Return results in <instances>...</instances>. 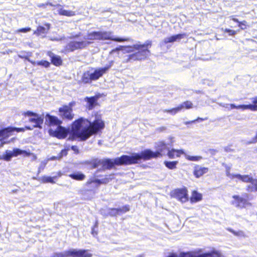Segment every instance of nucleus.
Wrapping results in <instances>:
<instances>
[{
	"instance_id": "obj_31",
	"label": "nucleus",
	"mask_w": 257,
	"mask_h": 257,
	"mask_svg": "<svg viewBox=\"0 0 257 257\" xmlns=\"http://www.w3.org/2000/svg\"><path fill=\"white\" fill-rule=\"evenodd\" d=\"M178 163V161H165L164 162L165 166L170 170L175 169L177 168V165Z\"/></svg>"
},
{
	"instance_id": "obj_37",
	"label": "nucleus",
	"mask_w": 257,
	"mask_h": 257,
	"mask_svg": "<svg viewBox=\"0 0 257 257\" xmlns=\"http://www.w3.org/2000/svg\"><path fill=\"white\" fill-rule=\"evenodd\" d=\"M185 155V158L190 161H198L202 159V157L200 156H191L184 154Z\"/></svg>"
},
{
	"instance_id": "obj_45",
	"label": "nucleus",
	"mask_w": 257,
	"mask_h": 257,
	"mask_svg": "<svg viewBox=\"0 0 257 257\" xmlns=\"http://www.w3.org/2000/svg\"><path fill=\"white\" fill-rule=\"evenodd\" d=\"M224 32L228 33L229 36H234L236 34V31L229 29H225Z\"/></svg>"
},
{
	"instance_id": "obj_36",
	"label": "nucleus",
	"mask_w": 257,
	"mask_h": 257,
	"mask_svg": "<svg viewBox=\"0 0 257 257\" xmlns=\"http://www.w3.org/2000/svg\"><path fill=\"white\" fill-rule=\"evenodd\" d=\"M108 215L110 216H116L119 214L118 209L116 208H110L108 209Z\"/></svg>"
},
{
	"instance_id": "obj_2",
	"label": "nucleus",
	"mask_w": 257,
	"mask_h": 257,
	"mask_svg": "<svg viewBox=\"0 0 257 257\" xmlns=\"http://www.w3.org/2000/svg\"><path fill=\"white\" fill-rule=\"evenodd\" d=\"M85 164L91 169L100 166L102 170H111L114 167L115 165H130L127 155H122L120 157H117L114 160L109 158L104 159L92 158L90 160L86 161Z\"/></svg>"
},
{
	"instance_id": "obj_16",
	"label": "nucleus",
	"mask_w": 257,
	"mask_h": 257,
	"mask_svg": "<svg viewBox=\"0 0 257 257\" xmlns=\"http://www.w3.org/2000/svg\"><path fill=\"white\" fill-rule=\"evenodd\" d=\"M102 96V94L98 93L94 96L86 97L85 100L87 102V108L89 110L92 109L97 104V100Z\"/></svg>"
},
{
	"instance_id": "obj_4",
	"label": "nucleus",
	"mask_w": 257,
	"mask_h": 257,
	"mask_svg": "<svg viewBox=\"0 0 257 257\" xmlns=\"http://www.w3.org/2000/svg\"><path fill=\"white\" fill-rule=\"evenodd\" d=\"M152 42L150 40H147L143 44H134L133 46H127V47H132L134 50L138 51L132 54L128 55L125 60V63H128L136 61H142L146 59L151 54L149 48L151 47Z\"/></svg>"
},
{
	"instance_id": "obj_1",
	"label": "nucleus",
	"mask_w": 257,
	"mask_h": 257,
	"mask_svg": "<svg viewBox=\"0 0 257 257\" xmlns=\"http://www.w3.org/2000/svg\"><path fill=\"white\" fill-rule=\"evenodd\" d=\"M105 127L104 122L101 118L91 122L82 117L75 120L71 124V134L74 139L84 141L93 135L97 134Z\"/></svg>"
},
{
	"instance_id": "obj_26",
	"label": "nucleus",
	"mask_w": 257,
	"mask_h": 257,
	"mask_svg": "<svg viewBox=\"0 0 257 257\" xmlns=\"http://www.w3.org/2000/svg\"><path fill=\"white\" fill-rule=\"evenodd\" d=\"M202 199V195L196 190L192 191L191 196L190 198L191 203H194L201 201Z\"/></svg>"
},
{
	"instance_id": "obj_43",
	"label": "nucleus",
	"mask_w": 257,
	"mask_h": 257,
	"mask_svg": "<svg viewBox=\"0 0 257 257\" xmlns=\"http://www.w3.org/2000/svg\"><path fill=\"white\" fill-rule=\"evenodd\" d=\"M69 150V148H68L67 149H65L61 150L58 158L59 159H60V158H62L63 156H67V155L68 154V151Z\"/></svg>"
},
{
	"instance_id": "obj_50",
	"label": "nucleus",
	"mask_w": 257,
	"mask_h": 257,
	"mask_svg": "<svg viewBox=\"0 0 257 257\" xmlns=\"http://www.w3.org/2000/svg\"><path fill=\"white\" fill-rule=\"evenodd\" d=\"M88 191L92 192L93 193H95V191L94 190L91 189V190H87Z\"/></svg>"
},
{
	"instance_id": "obj_22",
	"label": "nucleus",
	"mask_w": 257,
	"mask_h": 257,
	"mask_svg": "<svg viewBox=\"0 0 257 257\" xmlns=\"http://www.w3.org/2000/svg\"><path fill=\"white\" fill-rule=\"evenodd\" d=\"M185 154L183 150H176L172 149L168 150L167 156L170 159H174L175 158H179L181 155Z\"/></svg>"
},
{
	"instance_id": "obj_8",
	"label": "nucleus",
	"mask_w": 257,
	"mask_h": 257,
	"mask_svg": "<svg viewBox=\"0 0 257 257\" xmlns=\"http://www.w3.org/2000/svg\"><path fill=\"white\" fill-rule=\"evenodd\" d=\"M31 155L32 153L30 152L15 148L12 151L6 150L3 155L0 156V160L9 162L13 157H16L20 155L24 157H29Z\"/></svg>"
},
{
	"instance_id": "obj_42",
	"label": "nucleus",
	"mask_w": 257,
	"mask_h": 257,
	"mask_svg": "<svg viewBox=\"0 0 257 257\" xmlns=\"http://www.w3.org/2000/svg\"><path fill=\"white\" fill-rule=\"evenodd\" d=\"M167 257H192V255L188 253H182L180 254V256H178L175 253H171Z\"/></svg>"
},
{
	"instance_id": "obj_3",
	"label": "nucleus",
	"mask_w": 257,
	"mask_h": 257,
	"mask_svg": "<svg viewBox=\"0 0 257 257\" xmlns=\"http://www.w3.org/2000/svg\"><path fill=\"white\" fill-rule=\"evenodd\" d=\"M156 152H153L150 149H146L140 154L135 153L132 156H128L130 165L138 164L141 160H149L152 158L162 157L164 155V151L168 150L167 145L164 141L159 142L156 146Z\"/></svg>"
},
{
	"instance_id": "obj_53",
	"label": "nucleus",
	"mask_w": 257,
	"mask_h": 257,
	"mask_svg": "<svg viewBox=\"0 0 257 257\" xmlns=\"http://www.w3.org/2000/svg\"><path fill=\"white\" fill-rule=\"evenodd\" d=\"M228 230L230 232L234 233V231L231 229H228Z\"/></svg>"
},
{
	"instance_id": "obj_13",
	"label": "nucleus",
	"mask_w": 257,
	"mask_h": 257,
	"mask_svg": "<svg viewBox=\"0 0 257 257\" xmlns=\"http://www.w3.org/2000/svg\"><path fill=\"white\" fill-rule=\"evenodd\" d=\"M90 44V42H85L83 41L79 42L71 41L66 45L65 50L68 52H73L77 49H83Z\"/></svg>"
},
{
	"instance_id": "obj_30",
	"label": "nucleus",
	"mask_w": 257,
	"mask_h": 257,
	"mask_svg": "<svg viewBox=\"0 0 257 257\" xmlns=\"http://www.w3.org/2000/svg\"><path fill=\"white\" fill-rule=\"evenodd\" d=\"M58 14L61 16H65L67 17H71L75 15V12L72 11L66 10L63 9H60L58 11Z\"/></svg>"
},
{
	"instance_id": "obj_46",
	"label": "nucleus",
	"mask_w": 257,
	"mask_h": 257,
	"mask_svg": "<svg viewBox=\"0 0 257 257\" xmlns=\"http://www.w3.org/2000/svg\"><path fill=\"white\" fill-rule=\"evenodd\" d=\"M31 30V28L30 27H27V28H23L19 29L17 30V32H21V33H27L28 32H30Z\"/></svg>"
},
{
	"instance_id": "obj_18",
	"label": "nucleus",
	"mask_w": 257,
	"mask_h": 257,
	"mask_svg": "<svg viewBox=\"0 0 257 257\" xmlns=\"http://www.w3.org/2000/svg\"><path fill=\"white\" fill-rule=\"evenodd\" d=\"M245 197H242L238 195H233L232 198L234 199L233 204L237 207L242 208L247 203V195L245 194Z\"/></svg>"
},
{
	"instance_id": "obj_39",
	"label": "nucleus",
	"mask_w": 257,
	"mask_h": 257,
	"mask_svg": "<svg viewBox=\"0 0 257 257\" xmlns=\"http://www.w3.org/2000/svg\"><path fill=\"white\" fill-rule=\"evenodd\" d=\"M37 65L42 66L45 68H48L50 66V63L47 60H42L39 61H37Z\"/></svg>"
},
{
	"instance_id": "obj_52",
	"label": "nucleus",
	"mask_w": 257,
	"mask_h": 257,
	"mask_svg": "<svg viewBox=\"0 0 257 257\" xmlns=\"http://www.w3.org/2000/svg\"><path fill=\"white\" fill-rule=\"evenodd\" d=\"M137 257H144V256L143 254H140L138 255Z\"/></svg>"
},
{
	"instance_id": "obj_32",
	"label": "nucleus",
	"mask_w": 257,
	"mask_h": 257,
	"mask_svg": "<svg viewBox=\"0 0 257 257\" xmlns=\"http://www.w3.org/2000/svg\"><path fill=\"white\" fill-rule=\"evenodd\" d=\"M231 19L234 22L238 23V26L241 29L244 30L246 28L247 22L245 21L239 22L238 19L234 18V16L231 17Z\"/></svg>"
},
{
	"instance_id": "obj_54",
	"label": "nucleus",
	"mask_w": 257,
	"mask_h": 257,
	"mask_svg": "<svg viewBox=\"0 0 257 257\" xmlns=\"http://www.w3.org/2000/svg\"><path fill=\"white\" fill-rule=\"evenodd\" d=\"M3 144L4 143H3L0 144V147H2L3 146Z\"/></svg>"
},
{
	"instance_id": "obj_21",
	"label": "nucleus",
	"mask_w": 257,
	"mask_h": 257,
	"mask_svg": "<svg viewBox=\"0 0 257 257\" xmlns=\"http://www.w3.org/2000/svg\"><path fill=\"white\" fill-rule=\"evenodd\" d=\"M47 55L50 57L51 62L53 65L57 67L62 65L63 60L61 56L56 55L51 51H49Z\"/></svg>"
},
{
	"instance_id": "obj_23",
	"label": "nucleus",
	"mask_w": 257,
	"mask_h": 257,
	"mask_svg": "<svg viewBox=\"0 0 257 257\" xmlns=\"http://www.w3.org/2000/svg\"><path fill=\"white\" fill-rule=\"evenodd\" d=\"M226 175L231 179H237L238 180L241 181L244 183H246L247 179L248 177V175H242L239 174H231L229 172V168H228V171L226 172Z\"/></svg>"
},
{
	"instance_id": "obj_41",
	"label": "nucleus",
	"mask_w": 257,
	"mask_h": 257,
	"mask_svg": "<svg viewBox=\"0 0 257 257\" xmlns=\"http://www.w3.org/2000/svg\"><path fill=\"white\" fill-rule=\"evenodd\" d=\"M207 119V117L202 118V117H198L195 119L185 122V124H191V123H195L196 121H202L206 120Z\"/></svg>"
},
{
	"instance_id": "obj_11",
	"label": "nucleus",
	"mask_w": 257,
	"mask_h": 257,
	"mask_svg": "<svg viewBox=\"0 0 257 257\" xmlns=\"http://www.w3.org/2000/svg\"><path fill=\"white\" fill-rule=\"evenodd\" d=\"M113 174L105 175L102 179L90 178L85 183V186L89 187L91 184H96V186L98 187L101 184H107L113 179Z\"/></svg>"
},
{
	"instance_id": "obj_44",
	"label": "nucleus",
	"mask_w": 257,
	"mask_h": 257,
	"mask_svg": "<svg viewBox=\"0 0 257 257\" xmlns=\"http://www.w3.org/2000/svg\"><path fill=\"white\" fill-rule=\"evenodd\" d=\"M176 41L180 40L187 36L186 33L178 34L174 35Z\"/></svg>"
},
{
	"instance_id": "obj_5",
	"label": "nucleus",
	"mask_w": 257,
	"mask_h": 257,
	"mask_svg": "<svg viewBox=\"0 0 257 257\" xmlns=\"http://www.w3.org/2000/svg\"><path fill=\"white\" fill-rule=\"evenodd\" d=\"M85 42L92 43L95 40H111L115 42H122L126 41L133 42L130 38H117L113 36L112 32L107 31H93L87 34Z\"/></svg>"
},
{
	"instance_id": "obj_9",
	"label": "nucleus",
	"mask_w": 257,
	"mask_h": 257,
	"mask_svg": "<svg viewBox=\"0 0 257 257\" xmlns=\"http://www.w3.org/2000/svg\"><path fill=\"white\" fill-rule=\"evenodd\" d=\"M251 104L235 105L234 104H220L222 107L227 108L228 110L232 109H242V110L249 109L252 111H257V96L251 98Z\"/></svg>"
},
{
	"instance_id": "obj_7",
	"label": "nucleus",
	"mask_w": 257,
	"mask_h": 257,
	"mask_svg": "<svg viewBox=\"0 0 257 257\" xmlns=\"http://www.w3.org/2000/svg\"><path fill=\"white\" fill-rule=\"evenodd\" d=\"M22 115L23 116L21 120L22 123H26L28 121L26 118L28 117V121L33 123V125L31 126L32 130L34 128H42V125L44 121L43 116L30 110L22 112Z\"/></svg>"
},
{
	"instance_id": "obj_35",
	"label": "nucleus",
	"mask_w": 257,
	"mask_h": 257,
	"mask_svg": "<svg viewBox=\"0 0 257 257\" xmlns=\"http://www.w3.org/2000/svg\"><path fill=\"white\" fill-rule=\"evenodd\" d=\"M179 106H181V110L183 109H189L192 108L193 106V103L191 101L189 100H186L183 102L181 104L179 105Z\"/></svg>"
},
{
	"instance_id": "obj_33",
	"label": "nucleus",
	"mask_w": 257,
	"mask_h": 257,
	"mask_svg": "<svg viewBox=\"0 0 257 257\" xmlns=\"http://www.w3.org/2000/svg\"><path fill=\"white\" fill-rule=\"evenodd\" d=\"M12 132L16 131L17 132H23L25 130H32V127L30 125H25L24 127H15L11 126Z\"/></svg>"
},
{
	"instance_id": "obj_38",
	"label": "nucleus",
	"mask_w": 257,
	"mask_h": 257,
	"mask_svg": "<svg viewBox=\"0 0 257 257\" xmlns=\"http://www.w3.org/2000/svg\"><path fill=\"white\" fill-rule=\"evenodd\" d=\"M118 209L119 214L120 215L129 211L130 210V206L129 205H125L122 207L118 208Z\"/></svg>"
},
{
	"instance_id": "obj_12",
	"label": "nucleus",
	"mask_w": 257,
	"mask_h": 257,
	"mask_svg": "<svg viewBox=\"0 0 257 257\" xmlns=\"http://www.w3.org/2000/svg\"><path fill=\"white\" fill-rule=\"evenodd\" d=\"M67 257H92L93 254L88 249H70L66 251Z\"/></svg>"
},
{
	"instance_id": "obj_25",
	"label": "nucleus",
	"mask_w": 257,
	"mask_h": 257,
	"mask_svg": "<svg viewBox=\"0 0 257 257\" xmlns=\"http://www.w3.org/2000/svg\"><path fill=\"white\" fill-rule=\"evenodd\" d=\"M68 176L73 180L79 181H83L86 178V176L81 172H73Z\"/></svg>"
},
{
	"instance_id": "obj_27",
	"label": "nucleus",
	"mask_w": 257,
	"mask_h": 257,
	"mask_svg": "<svg viewBox=\"0 0 257 257\" xmlns=\"http://www.w3.org/2000/svg\"><path fill=\"white\" fill-rule=\"evenodd\" d=\"M12 135L11 126L0 130V140L8 138Z\"/></svg>"
},
{
	"instance_id": "obj_14",
	"label": "nucleus",
	"mask_w": 257,
	"mask_h": 257,
	"mask_svg": "<svg viewBox=\"0 0 257 257\" xmlns=\"http://www.w3.org/2000/svg\"><path fill=\"white\" fill-rule=\"evenodd\" d=\"M172 196L182 202H186L189 200L188 190L185 187L174 190Z\"/></svg>"
},
{
	"instance_id": "obj_51",
	"label": "nucleus",
	"mask_w": 257,
	"mask_h": 257,
	"mask_svg": "<svg viewBox=\"0 0 257 257\" xmlns=\"http://www.w3.org/2000/svg\"><path fill=\"white\" fill-rule=\"evenodd\" d=\"M210 152H214V153H215V152H217V151L215 150L212 149V150H210Z\"/></svg>"
},
{
	"instance_id": "obj_48",
	"label": "nucleus",
	"mask_w": 257,
	"mask_h": 257,
	"mask_svg": "<svg viewBox=\"0 0 257 257\" xmlns=\"http://www.w3.org/2000/svg\"><path fill=\"white\" fill-rule=\"evenodd\" d=\"M71 149L74 151L75 152H76V153H78V149L77 148V147L76 146H72L71 147Z\"/></svg>"
},
{
	"instance_id": "obj_29",
	"label": "nucleus",
	"mask_w": 257,
	"mask_h": 257,
	"mask_svg": "<svg viewBox=\"0 0 257 257\" xmlns=\"http://www.w3.org/2000/svg\"><path fill=\"white\" fill-rule=\"evenodd\" d=\"M192 257H222V255L218 252L213 251L210 252L202 253L197 256L192 255Z\"/></svg>"
},
{
	"instance_id": "obj_24",
	"label": "nucleus",
	"mask_w": 257,
	"mask_h": 257,
	"mask_svg": "<svg viewBox=\"0 0 257 257\" xmlns=\"http://www.w3.org/2000/svg\"><path fill=\"white\" fill-rule=\"evenodd\" d=\"M50 28V24L49 23L44 24V26H38L36 30L34 31V34L39 36L42 34H46Z\"/></svg>"
},
{
	"instance_id": "obj_10",
	"label": "nucleus",
	"mask_w": 257,
	"mask_h": 257,
	"mask_svg": "<svg viewBox=\"0 0 257 257\" xmlns=\"http://www.w3.org/2000/svg\"><path fill=\"white\" fill-rule=\"evenodd\" d=\"M50 136L56 137L58 139H63L67 137L68 131L65 127L59 125L55 130L49 128L48 131Z\"/></svg>"
},
{
	"instance_id": "obj_49",
	"label": "nucleus",
	"mask_w": 257,
	"mask_h": 257,
	"mask_svg": "<svg viewBox=\"0 0 257 257\" xmlns=\"http://www.w3.org/2000/svg\"><path fill=\"white\" fill-rule=\"evenodd\" d=\"M28 60L33 65H37V62H35V61H32V60H30L29 59H28Z\"/></svg>"
},
{
	"instance_id": "obj_6",
	"label": "nucleus",
	"mask_w": 257,
	"mask_h": 257,
	"mask_svg": "<svg viewBox=\"0 0 257 257\" xmlns=\"http://www.w3.org/2000/svg\"><path fill=\"white\" fill-rule=\"evenodd\" d=\"M110 68V65H107L104 67L95 69L93 72L89 70L84 71L78 84L79 85L90 84L93 81H96L101 77Z\"/></svg>"
},
{
	"instance_id": "obj_40",
	"label": "nucleus",
	"mask_w": 257,
	"mask_h": 257,
	"mask_svg": "<svg viewBox=\"0 0 257 257\" xmlns=\"http://www.w3.org/2000/svg\"><path fill=\"white\" fill-rule=\"evenodd\" d=\"M176 41L175 37L174 35L171 36L169 37L166 38L164 40V43L165 44H168L170 43H173Z\"/></svg>"
},
{
	"instance_id": "obj_28",
	"label": "nucleus",
	"mask_w": 257,
	"mask_h": 257,
	"mask_svg": "<svg viewBox=\"0 0 257 257\" xmlns=\"http://www.w3.org/2000/svg\"><path fill=\"white\" fill-rule=\"evenodd\" d=\"M62 176V173L61 172H59L57 173V175L53 177L50 176H43L41 178L42 182L44 183H51L54 184L55 183L54 179H57L58 177H60Z\"/></svg>"
},
{
	"instance_id": "obj_34",
	"label": "nucleus",
	"mask_w": 257,
	"mask_h": 257,
	"mask_svg": "<svg viewBox=\"0 0 257 257\" xmlns=\"http://www.w3.org/2000/svg\"><path fill=\"white\" fill-rule=\"evenodd\" d=\"M181 110V106H178L176 107L170 108V109H167L164 110L165 112L170 113L172 115L176 114L177 112Z\"/></svg>"
},
{
	"instance_id": "obj_20",
	"label": "nucleus",
	"mask_w": 257,
	"mask_h": 257,
	"mask_svg": "<svg viewBox=\"0 0 257 257\" xmlns=\"http://www.w3.org/2000/svg\"><path fill=\"white\" fill-rule=\"evenodd\" d=\"M209 169L207 167L196 165L194 168L193 174L196 178H199L207 173Z\"/></svg>"
},
{
	"instance_id": "obj_17",
	"label": "nucleus",
	"mask_w": 257,
	"mask_h": 257,
	"mask_svg": "<svg viewBox=\"0 0 257 257\" xmlns=\"http://www.w3.org/2000/svg\"><path fill=\"white\" fill-rule=\"evenodd\" d=\"M45 123L50 127L54 126H58L62 123V121L57 116L47 113L46 114Z\"/></svg>"
},
{
	"instance_id": "obj_15",
	"label": "nucleus",
	"mask_w": 257,
	"mask_h": 257,
	"mask_svg": "<svg viewBox=\"0 0 257 257\" xmlns=\"http://www.w3.org/2000/svg\"><path fill=\"white\" fill-rule=\"evenodd\" d=\"M60 117L63 119L71 120L74 118L73 109L70 108L67 105H63L58 109Z\"/></svg>"
},
{
	"instance_id": "obj_47",
	"label": "nucleus",
	"mask_w": 257,
	"mask_h": 257,
	"mask_svg": "<svg viewBox=\"0 0 257 257\" xmlns=\"http://www.w3.org/2000/svg\"><path fill=\"white\" fill-rule=\"evenodd\" d=\"M75 104V101H71L67 105V106H69L70 108H72V107Z\"/></svg>"
},
{
	"instance_id": "obj_19",
	"label": "nucleus",
	"mask_w": 257,
	"mask_h": 257,
	"mask_svg": "<svg viewBox=\"0 0 257 257\" xmlns=\"http://www.w3.org/2000/svg\"><path fill=\"white\" fill-rule=\"evenodd\" d=\"M246 183H250V184L246 186V190L248 192H257V178H253L248 175Z\"/></svg>"
}]
</instances>
